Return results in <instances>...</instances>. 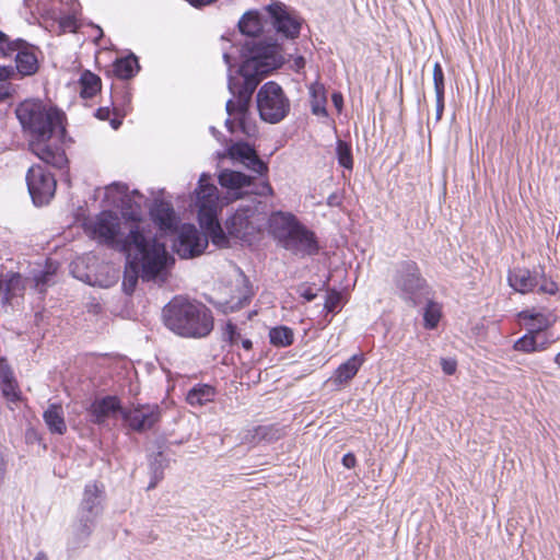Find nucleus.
<instances>
[{
    "mask_svg": "<svg viewBox=\"0 0 560 560\" xmlns=\"http://www.w3.org/2000/svg\"><path fill=\"white\" fill-rule=\"evenodd\" d=\"M105 499V486L102 482L90 481L84 486L77 513L97 521L104 511Z\"/></svg>",
    "mask_w": 560,
    "mask_h": 560,
    "instance_id": "a211bd4d",
    "label": "nucleus"
},
{
    "mask_svg": "<svg viewBox=\"0 0 560 560\" xmlns=\"http://www.w3.org/2000/svg\"><path fill=\"white\" fill-rule=\"evenodd\" d=\"M34 560H48L47 556L44 552H38Z\"/></svg>",
    "mask_w": 560,
    "mask_h": 560,
    "instance_id": "338daca9",
    "label": "nucleus"
},
{
    "mask_svg": "<svg viewBox=\"0 0 560 560\" xmlns=\"http://www.w3.org/2000/svg\"><path fill=\"white\" fill-rule=\"evenodd\" d=\"M210 179L208 174H201L195 190L196 205H218V189Z\"/></svg>",
    "mask_w": 560,
    "mask_h": 560,
    "instance_id": "c756f323",
    "label": "nucleus"
},
{
    "mask_svg": "<svg viewBox=\"0 0 560 560\" xmlns=\"http://www.w3.org/2000/svg\"><path fill=\"white\" fill-rule=\"evenodd\" d=\"M238 30L243 35L255 37L262 31L260 14L257 10L245 12L238 21Z\"/></svg>",
    "mask_w": 560,
    "mask_h": 560,
    "instance_id": "f704fd0d",
    "label": "nucleus"
},
{
    "mask_svg": "<svg viewBox=\"0 0 560 560\" xmlns=\"http://www.w3.org/2000/svg\"><path fill=\"white\" fill-rule=\"evenodd\" d=\"M433 84L435 91V97H444L445 95V77L444 71L440 62H435L433 66Z\"/></svg>",
    "mask_w": 560,
    "mask_h": 560,
    "instance_id": "09e8293b",
    "label": "nucleus"
},
{
    "mask_svg": "<svg viewBox=\"0 0 560 560\" xmlns=\"http://www.w3.org/2000/svg\"><path fill=\"white\" fill-rule=\"evenodd\" d=\"M122 254L126 257L122 290L127 295L135 292L140 278L144 282L160 285L165 283L174 265V258L168 254L165 244L155 237Z\"/></svg>",
    "mask_w": 560,
    "mask_h": 560,
    "instance_id": "20e7f679",
    "label": "nucleus"
},
{
    "mask_svg": "<svg viewBox=\"0 0 560 560\" xmlns=\"http://www.w3.org/2000/svg\"><path fill=\"white\" fill-rule=\"evenodd\" d=\"M285 434L284 428L279 424L257 425L248 431L246 441L253 444L261 442L272 443L280 440Z\"/></svg>",
    "mask_w": 560,
    "mask_h": 560,
    "instance_id": "393cba45",
    "label": "nucleus"
},
{
    "mask_svg": "<svg viewBox=\"0 0 560 560\" xmlns=\"http://www.w3.org/2000/svg\"><path fill=\"white\" fill-rule=\"evenodd\" d=\"M140 70L137 56L130 52L128 56L118 58L114 62V73L122 80L133 78Z\"/></svg>",
    "mask_w": 560,
    "mask_h": 560,
    "instance_id": "473e14b6",
    "label": "nucleus"
},
{
    "mask_svg": "<svg viewBox=\"0 0 560 560\" xmlns=\"http://www.w3.org/2000/svg\"><path fill=\"white\" fill-rule=\"evenodd\" d=\"M547 329L548 323L545 319L540 320L537 329H527L522 337L514 341L513 350L527 354L537 352V336Z\"/></svg>",
    "mask_w": 560,
    "mask_h": 560,
    "instance_id": "cd10ccee",
    "label": "nucleus"
},
{
    "mask_svg": "<svg viewBox=\"0 0 560 560\" xmlns=\"http://www.w3.org/2000/svg\"><path fill=\"white\" fill-rule=\"evenodd\" d=\"M15 114L23 130L30 133V151L46 165L57 170L67 167L69 161L62 147L67 135L65 114L40 101L20 103Z\"/></svg>",
    "mask_w": 560,
    "mask_h": 560,
    "instance_id": "7ed1b4c3",
    "label": "nucleus"
},
{
    "mask_svg": "<svg viewBox=\"0 0 560 560\" xmlns=\"http://www.w3.org/2000/svg\"><path fill=\"white\" fill-rule=\"evenodd\" d=\"M427 303L423 310V326L428 330H433L438 327L442 317V306L440 303L427 296Z\"/></svg>",
    "mask_w": 560,
    "mask_h": 560,
    "instance_id": "4c0bfd02",
    "label": "nucleus"
},
{
    "mask_svg": "<svg viewBox=\"0 0 560 560\" xmlns=\"http://www.w3.org/2000/svg\"><path fill=\"white\" fill-rule=\"evenodd\" d=\"M168 466V458L163 451H158L149 457L150 482L147 490L154 489L164 478V470Z\"/></svg>",
    "mask_w": 560,
    "mask_h": 560,
    "instance_id": "7c9ffc66",
    "label": "nucleus"
},
{
    "mask_svg": "<svg viewBox=\"0 0 560 560\" xmlns=\"http://www.w3.org/2000/svg\"><path fill=\"white\" fill-rule=\"evenodd\" d=\"M208 247V237L194 224L184 223L177 232L172 248L183 259H189L201 255Z\"/></svg>",
    "mask_w": 560,
    "mask_h": 560,
    "instance_id": "2eb2a0df",
    "label": "nucleus"
},
{
    "mask_svg": "<svg viewBox=\"0 0 560 560\" xmlns=\"http://www.w3.org/2000/svg\"><path fill=\"white\" fill-rule=\"evenodd\" d=\"M518 318L522 320H528L525 325L527 329H537L539 326V322L545 319L548 323V329L553 325L552 319H550L549 315H545L540 312H536L535 310H523L518 313Z\"/></svg>",
    "mask_w": 560,
    "mask_h": 560,
    "instance_id": "79ce46f5",
    "label": "nucleus"
},
{
    "mask_svg": "<svg viewBox=\"0 0 560 560\" xmlns=\"http://www.w3.org/2000/svg\"><path fill=\"white\" fill-rule=\"evenodd\" d=\"M202 234L207 235L208 241L211 240V242L218 247H228L230 244L229 238L231 236L228 231L225 232L223 230L220 222L203 231Z\"/></svg>",
    "mask_w": 560,
    "mask_h": 560,
    "instance_id": "c03bdc74",
    "label": "nucleus"
},
{
    "mask_svg": "<svg viewBox=\"0 0 560 560\" xmlns=\"http://www.w3.org/2000/svg\"><path fill=\"white\" fill-rule=\"evenodd\" d=\"M259 117L268 124H279L290 113V100L280 84L268 81L261 85L256 95Z\"/></svg>",
    "mask_w": 560,
    "mask_h": 560,
    "instance_id": "1a4fd4ad",
    "label": "nucleus"
},
{
    "mask_svg": "<svg viewBox=\"0 0 560 560\" xmlns=\"http://www.w3.org/2000/svg\"><path fill=\"white\" fill-rule=\"evenodd\" d=\"M270 343L275 347H289L294 341L293 330L288 326H277L269 331Z\"/></svg>",
    "mask_w": 560,
    "mask_h": 560,
    "instance_id": "58836bf2",
    "label": "nucleus"
},
{
    "mask_svg": "<svg viewBox=\"0 0 560 560\" xmlns=\"http://www.w3.org/2000/svg\"><path fill=\"white\" fill-rule=\"evenodd\" d=\"M113 97V113L114 114H120L121 116H126L128 112L130 110V104H131V94L124 90L121 92H116Z\"/></svg>",
    "mask_w": 560,
    "mask_h": 560,
    "instance_id": "a18cd8bd",
    "label": "nucleus"
},
{
    "mask_svg": "<svg viewBox=\"0 0 560 560\" xmlns=\"http://www.w3.org/2000/svg\"><path fill=\"white\" fill-rule=\"evenodd\" d=\"M57 267L51 262L47 264L45 268L33 271V282L35 290L45 294L47 288L54 283Z\"/></svg>",
    "mask_w": 560,
    "mask_h": 560,
    "instance_id": "e433bc0d",
    "label": "nucleus"
},
{
    "mask_svg": "<svg viewBox=\"0 0 560 560\" xmlns=\"http://www.w3.org/2000/svg\"><path fill=\"white\" fill-rule=\"evenodd\" d=\"M393 284L396 295L411 307L419 306L431 291L419 265L411 259L400 260L395 265Z\"/></svg>",
    "mask_w": 560,
    "mask_h": 560,
    "instance_id": "423d86ee",
    "label": "nucleus"
},
{
    "mask_svg": "<svg viewBox=\"0 0 560 560\" xmlns=\"http://www.w3.org/2000/svg\"><path fill=\"white\" fill-rule=\"evenodd\" d=\"M298 292L301 298H303L306 302H312L316 299L317 293L313 290L312 287L303 284L298 289Z\"/></svg>",
    "mask_w": 560,
    "mask_h": 560,
    "instance_id": "603ef678",
    "label": "nucleus"
},
{
    "mask_svg": "<svg viewBox=\"0 0 560 560\" xmlns=\"http://www.w3.org/2000/svg\"><path fill=\"white\" fill-rule=\"evenodd\" d=\"M78 0H39L38 10L42 15L58 23L60 33L75 32L78 28Z\"/></svg>",
    "mask_w": 560,
    "mask_h": 560,
    "instance_id": "ddd939ff",
    "label": "nucleus"
},
{
    "mask_svg": "<svg viewBox=\"0 0 560 560\" xmlns=\"http://www.w3.org/2000/svg\"><path fill=\"white\" fill-rule=\"evenodd\" d=\"M221 187L226 189V198L231 201L245 196L266 197L273 194L268 180L256 182L247 174L233 170H223L218 176Z\"/></svg>",
    "mask_w": 560,
    "mask_h": 560,
    "instance_id": "9d476101",
    "label": "nucleus"
},
{
    "mask_svg": "<svg viewBox=\"0 0 560 560\" xmlns=\"http://www.w3.org/2000/svg\"><path fill=\"white\" fill-rule=\"evenodd\" d=\"M160 420L161 409L158 405H139L122 412L125 424L138 433L151 430Z\"/></svg>",
    "mask_w": 560,
    "mask_h": 560,
    "instance_id": "f3484780",
    "label": "nucleus"
},
{
    "mask_svg": "<svg viewBox=\"0 0 560 560\" xmlns=\"http://www.w3.org/2000/svg\"><path fill=\"white\" fill-rule=\"evenodd\" d=\"M26 185L35 206L47 205L56 192V179L39 164L31 166L26 174Z\"/></svg>",
    "mask_w": 560,
    "mask_h": 560,
    "instance_id": "4468645a",
    "label": "nucleus"
},
{
    "mask_svg": "<svg viewBox=\"0 0 560 560\" xmlns=\"http://www.w3.org/2000/svg\"><path fill=\"white\" fill-rule=\"evenodd\" d=\"M0 52L4 57L14 55L16 70L22 75H32L38 70L35 46L22 38L12 40L0 31Z\"/></svg>",
    "mask_w": 560,
    "mask_h": 560,
    "instance_id": "f8f14e48",
    "label": "nucleus"
},
{
    "mask_svg": "<svg viewBox=\"0 0 560 560\" xmlns=\"http://www.w3.org/2000/svg\"><path fill=\"white\" fill-rule=\"evenodd\" d=\"M336 155L338 164L349 171L353 168L352 147L349 142L338 139L336 142Z\"/></svg>",
    "mask_w": 560,
    "mask_h": 560,
    "instance_id": "a19ab883",
    "label": "nucleus"
},
{
    "mask_svg": "<svg viewBox=\"0 0 560 560\" xmlns=\"http://www.w3.org/2000/svg\"><path fill=\"white\" fill-rule=\"evenodd\" d=\"M341 463L342 465L348 468V469H351V468H354L355 465H357V457L353 453L349 452V453H346L343 456H342V459H341Z\"/></svg>",
    "mask_w": 560,
    "mask_h": 560,
    "instance_id": "6e6d98bb",
    "label": "nucleus"
},
{
    "mask_svg": "<svg viewBox=\"0 0 560 560\" xmlns=\"http://www.w3.org/2000/svg\"><path fill=\"white\" fill-rule=\"evenodd\" d=\"M242 62L232 73L233 58L229 52L223 54L228 66V90L233 95L225 104L229 117L225 128L230 133L238 129L243 135L252 137L256 133V126L249 119V106L253 94L259 83L284 63L282 46L277 40L247 39L240 50Z\"/></svg>",
    "mask_w": 560,
    "mask_h": 560,
    "instance_id": "f257e3e1",
    "label": "nucleus"
},
{
    "mask_svg": "<svg viewBox=\"0 0 560 560\" xmlns=\"http://www.w3.org/2000/svg\"><path fill=\"white\" fill-rule=\"evenodd\" d=\"M311 110L316 116L327 117V96L324 85L314 83L310 86Z\"/></svg>",
    "mask_w": 560,
    "mask_h": 560,
    "instance_id": "c9c22d12",
    "label": "nucleus"
},
{
    "mask_svg": "<svg viewBox=\"0 0 560 560\" xmlns=\"http://www.w3.org/2000/svg\"><path fill=\"white\" fill-rule=\"evenodd\" d=\"M96 523L97 521L77 513L67 539V552L69 556H73L78 550L88 546Z\"/></svg>",
    "mask_w": 560,
    "mask_h": 560,
    "instance_id": "aec40b11",
    "label": "nucleus"
},
{
    "mask_svg": "<svg viewBox=\"0 0 560 560\" xmlns=\"http://www.w3.org/2000/svg\"><path fill=\"white\" fill-rule=\"evenodd\" d=\"M281 246L285 250L301 257L314 256L319 252L316 234L302 222H300L295 230L282 242Z\"/></svg>",
    "mask_w": 560,
    "mask_h": 560,
    "instance_id": "dca6fc26",
    "label": "nucleus"
},
{
    "mask_svg": "<svg viewBox=\"0 0 560 560\" xmlns=\"http://www.w3.org/2000/svg\"><path fill=\"white\" fill-rule=\"evenodd\" d=\"M149 213L152 222L161 231L174 233L178 230V218L171 202L156 199Z\"/></svg>",
    "mask_w": 560,
    "mask_h": 560,
    "instance_id": "4be33fe9",
    "label": "nucleus"
},
{
    "mask_svg": "<svg viewBox=\"0 0 560 560\" xmlns=\"http://www.w3.org/2000/svg\"><path fill=\"white\" fill-rule=\"evenodd\" d=\"M4 476V462L2 457L0 456V481L3 479Z\"/></svg>",
    "mask_w": 560,
    "mask_h": 560,
    "instance_id": "69168bd1",
    "label": "nucleus"
},
{
    "mask_svg": "<svg viewBox=\"0 0 560 560\" xmlns=\"http://www.w3.org/2000/svg\"><path fill=\"white\" fill-rule=\"evenodd\" d=\"M198 207V222L200 228L206 231L212 225L219 223L218 221V205H197Z\"/></svg>",
    "mask_w": 560,
    "mask_h": 560,
    "instance_id": "ea45409f",
    "label": "nucleus"
},
{
    "mask_svg": "<svg viewBox=\"0 0 560 560\" xmlns=\"http://www.w3.org/2000/svg\"><path fill=\"white\" fill-rule=\"evenodd\" d=\"M365 361L363 353H355L341 363L335 372V383L338 385L350 382Z\"/></svg>",
    "mask_w": 560,
    "mask_h": 560,
    "instance_id": "bb28decb",
    "label": "nucleus"
},
{
    "mask_svg": "<svg viewBox=\"0 0 560 560\" xmlns=\"http://www.w3.org/2000/svg\"><path fill=\"white\" fill-rule=\"evenodd\" d=\"M552 343V340L547 337L541 338L540 335L537 336V352H541L547 350Z\"/></svg>",
    "mask_w": 560,
    "mask_h": 560,
    "instance_id": "4d7b16f0",
    "label": "nucleus"
},
{
    "mask_svg": "<svg viewBox=\"0 0 560 560\" xmlns=\"http://www.w3.org/2000/svg\"><path fill=\"white\" fill-rule=\"evenodd\" d=\"M518 364L525 365L528 370L532 372L538 373L542 368V361L541 360H530V361H517Z\"/></svg>",
    "mask_w": 560,
    "mask_h": 560,
    "instance_id": "864d4df0",
    "label": "nucleus"
},
{
    "mask_svg": "<svg viewBox=\"0 0 560 560\" xmlns=\"http://www.w3.org/2000/svg\"><path fill=\"white\" fill-rule=\"evenodd\" d=\"M164 325L184 338H203L213 330V315L203 303L173 298L162 311Z\"/></svg>",
    "mask_w": 560,
    "mask_h": 560,
    "instance_id": "39448f33",
    "label": "nucleus"
},
{
    "mask_svg": "<svg viewBox=\"0 0 560 560\" xmlns=\"http://www.w3.org/2000/svg\"><path fill=\"white\" fill-rule=\"evenodd\" d=\"M269 22L276 34L282 39L294 40L300 36L303 19L283 2L273 1L265 7Z\"/></svg>",
    "mask_w": 560,
    "mask_h": 560,
    "instance_id": "9b49d317",
    "label": "nucleus"
},
{
    "mask_svg": "<svg viewBox=\"0 0 560 560\" xmlns=\"http://www.w3.org/2000/svg\"><path fill=\"white\" fill-rule=\"evenodd\" d=\"M110 113L112 109L108 106L98 107L95 112V117L100 120H107L109 118Z\"/></svg>",
    "mask_w": 560,
    "mask_h": 560,
    "instance_id": "bf43d9fd",
    "label": "nucleus"
},
{
    "mask_svg": "<svg viewBox=\"0 0 560 560\" xmlns=\"http://www.w3.org/2000/svg\"><path fill=\"white\" fill-rule=\"evenodd\" d=\"M125 409L121 405V400L116 395H106L101 398H95L86 411L90 417V421L93 424L102 425L110 417L119 415L122 418Z\"/></svg>",
    "mask_w": 560,
    "mask_h": 560,
    "instance_id": "6ab92c4d",
    "label": "nucleus"
},
{
    "mask_svg": "<svg viewBox=\"0 0 560 560\" xmlns=\"http://www.w3.org/2000/svg\"><path fill=\"white\" fill-rule=\"evenodd\" d=\"M241 338L237 325L232 320H228L222 330V341L228 343L232 350L234 347L238 346Z\"/></svg>",
    "mask_w": 560,
    "mask_h": 560,
    "instance_id": "49530a36",
    "label": "nucleus"
},
{
    "mask_svg": "<svg viewBox=\"0 0 560 560\" xmlns=\"http://www.w3.org/2000/svg\"><path fill=\"white\" fill-rule=\"evenodd\" d=\"M260 203L256 197H253L241 203L235 212L226 219L225 229L231 237L243 242H252L261 231Z\"/></svg>",
    "mask_w": 560,
    "mask_h": 560,
    "instance_id": "0eeeda50",
    "label": "nucleus"
},
{
    "mask_svg": "<svg viewBox=\"0 0 560 560\" xmlns=\"http://www.w3.org/2000/svg\"><path fill=\"white\" fill-rule=\"evenodd\" d=\"M215 397V388L209 384H196L192 386L187 395L186 401L192 407H201L210 402Z\"/></svg>",
    "mask_w": 560,
    "mask_h": 560,
    "instance_id": "2f4dec72",
    "label": "nucleus"
},
{
    "mask_svg": "<svg viewBox=\"0 0 560 560\" xmlns=\"http://www.w3.org/2000/svg\"><path fill=\"white\" fill-rule=\"evenodd\" d=\"M105 198H118L121 202L120 218L112 210L101 211L93 221L85 222L84 229L98 244L106 245L119 253H128L132 247L152 238L141 225V206L133 202L126 184L114 182L105 188Z\"/></svg>",
    "mask_w": 560,
    "mask_h": 560,
    "instance_id": "f03ea898",
    "label": "nucleus"
},
{
    "mask_svg": "<svg viewBox=\"0 0 560 560\" xmlns=\"http://www.w3.org/2000/svg\"><path fill=\"white\" fill-rule=\"evenodd\" d=\"M115 117L113 119H110L109 124H110V127L115 130H117L121 124H122V118L125 116H121V113L120 114H114Z\"/></svg>",
    "mask_w": 560,
    "mask_h": 560,
    "instance_id": "680f3d73",
    "label": "nucleus"
},
{
    "mask_svg": "<svg viewBox=\"0 0 560 560\" xmlns=\"http://www.w3.org/2000/svg\"><path fill=\"white\" fill-rule=\"evenodd\" d=\"M43 419L50 433L62 435L67 432V424L60 404H50L44 411Z\"/></svg>",
    "mask_w": 560,
    "mask_h": 560,
    "instance_id": "c85d7f7f",
    "label": "nucleus"
},
{
    "mask_svg": "<svg viewBox=\"0 0 560 560\" xmlns=\"http://www.w3.org/2000/svg\"><path fill=\"white\" fill-rule=\"evenodd\" d=\"M305 58L303 56H296L293 58L292 63L290 68L296 72L300 73L305 68Z\"/></svg>",
    "mask_w": 560,
    "mask_h": 560,
    "instance_id": "5fc2aeb1",
    "label": "nucleus"
},
{
    "mask_svg": "<svg viewBox=\"0 0 560 560\" xmlns=\"http://www.w3.org/2000/svg\"><path fill=\"white\" fill-rule=\"evenodd\" d=\"M237 294L232 295L230 300L222 304V311L224 313H233L240 311L250 303L254 296L253 285L249 279L241 272V284L237 287Z\"/></svg>",
    "mask_w": 560,
    "mask_h": 560,
    "instance_id": "5701e85b",
    "label": "nucleus"
},
{
    "mask_svg": "<svg viewBox=\"0 0 560 560\" xmlns=\"http://www.w3.org/2000/svg\"><path fill=\"white\" fill-rule=\"evenodd\" d=\"M23 291L24 284L22 276L19 272H7L0 279V293L2 294L1 305H10L12 299L22 294Z\"/></svg>",
    "mask_w": 560,
    "mask_h": 560,
    "instance_id": "b1692460",
    "label": "nucleus"
},
{
    "mask_svg": "<svg viewBox=\"0 0 560 560\" xmlns=\"http://www.w3.org/2000/svg\"><path fill=\"white\" fill-rule=\"evenodd\" d=\"M331 102L337 110H341L343 106V96L340 92H334L331 94Z\"/></svg>",
    "mask_w": 560,
    "mask_h": 560,
    "instance_id": "052dcab7",
    "label": "nucleus"
},
{
    "mask_svg": "<svg viewBox=\"0 0 560 560\" xmlns=\"http://www.w3.org/2000/svg\"><path fill=\"white\" fill-rule=\"evenodd\" d=\"M435 101H436L435 119L439 121L443 116V112H444V107H445V100H444V97H435Z\"/></svg>",
    "mask_w": 560,
    "mask_h": 560,
    "instance_id": "13d9d810",
    "label": "nucleus"
},
{
    "mask_svg": "<svg viewBox=\"0 0 560 560\" xmlns=\"http://www.w3.org/2000/svg\"><path fill=\"white\" fill-rule=\"evenodd\" d=\"M441 369L446 375H453L457 369V362L454 359L442 358Z\"/></svg>",
    "mask_w": 560,
    "mask_h": 560,
    "instance_id": "3c124183",
    "label": "nucleus"
},
{
    "mask_svg": "<svg viewBox=\"0 0 560 560\" xmlns=\"http://www.w3.org/2000/svg\"><path fill=\"white\" fill-rule=\"evenodd\" d=\"M340 303L341 294L336 290H331L326 295L324 308L327 313L336 314L340 310Z\"/></svg>",
    "mask_w": 560,
    "mask_h": 560,
    "instance_id": "8fccbe9b",
    "label": "nucleus"
},
{
    "mask_svg": "<svg viewBox=\"0 0 560 560\" xmlns=\"http://www.w3.org/2000/svg\"><path fill=\"white\" fill-rule=\"evenodd\" d=\"M508 283L517 293L528 294L537 291L548 295H556L559 287L556 281L546 275L545 266L538 265L533 269L514 267L508 272Z\"/></svg>",
    "mask_w": 560,
    "mask_h": 560,
    "instance_id": "6e6552de",
    "label": "nucleus"
},
{
    "mask_svg": "<svg viewBox=\"0 0 560 560\" xmlns=\"http://www.w3.org/2000/svg\"><path fill=\"white\" fill-rule=\"evenodd\" d=\"M340 202V197L337 194H331L327 198V205L330 207H337Z\"/></svg>",
    "mask_w": 560,
    "mask_h": 560,
    "instance_id": "e2e57ef3",
    "label": "nucleus"
},
{
    "mask_svg": "<svg viewBox=\"0 0 560 560\" xmlns=\"http://www.w3.org/2000/svg\"><path fill=\"white\" fill-rule=\"evenodd\" d=\"M301 221L292 212L272 211L268 218L269 232L281 245Z\"/></svg>",
    "mask_w": 560,
    "mask_h": 560,
    "instance_id": "412c9836",
    "label": "nucleus"
},
{
    "mask_svg": "<svg viewBox=\"0 0 560 560\" xmlns=\"http://www.w3.org/2000/svg\"><path fill=\"white\" fill-rule=\"evenodd\" d=\"M553 362L560 368V352L556 354Z\"/></svg>",
    "mask_w": 560,
    "mask_h": 560,
    "instance_id": "774afa93",
    "label": "nucleus"
},
{
    "mask_svg": "<svg viewBox=\"0 0 560 560\" xmlns=\"http://www.w3.org/2000/svg\"><path fill=\"white\" fill-rule=\"evenodd\" d=\"M0 383L1 393L8 400L12 402L20 400L13 371L4 357L0 358Z\"/></svg>",
    "mask_w": 560,
    "mask_h": 560,
    "instance_id": "a878e982",
    "label": "nucleus"
},
{
    "mask_svg": "<svg viewBox=\"0 0 560 560\" xmlns=\"http://www.w3.org/2000/svg\"><path fill=\"white\" fill-rule=\"evenodd\" d=\"M80 96L84 100L94 97L102 88L101 78L90 70H84L79 79Z\"/></svg>",
    "mask_w": 560,
    "mask_h": 560,
    "instance_id": "72a5a7b5",
    "label": "nucleus"
},
{
    "mask_svg": "<svg viewBox=\"0 0 560 560\" xmlns=\"http://www.w3.org/2000/svg\"><path fill=\"white\" fill-rule=\"evenodd\" d=\"M243 165L259 176H266L269 171L268 164L258 156L256 151L243 162Z\"/></svg>",
    "mask_w": 560,
    "mask_h": 560,
    "instance_id": "de8ad7c7",
    "label": "nucleus"
},
{
    "mask_svg": "<svg viewBox=\"0 0 560 560\" xmlns=\"http://www.w3.org/2000/svg\"><path fill=\"white\" fill-rule=\"evenodd\" d=\"M256 150L246 141H237L228 148L229 156L243 164Z\"/></svg>",
    "mask_w": 560,
    "mask_h": 560,
    "instance_id": "37998d69",
    "label": "nucleus"
},
{
    "mask_svg": "<svg viewBox=\"0 0 560 560\" xmlns=\"http://www.w3.org/2000/svg\"><path fill=\"white\" fill-rule=\"evenodd\" d=\"M241 343L244 350L249 351L253 348V341L248 338H241Z\"/></svg>",
    "mask_w": 560,
    "mask_h": 560,
    "instance_id": "0e129e2a",
    "label": "nucleus"
}]
</instances>
